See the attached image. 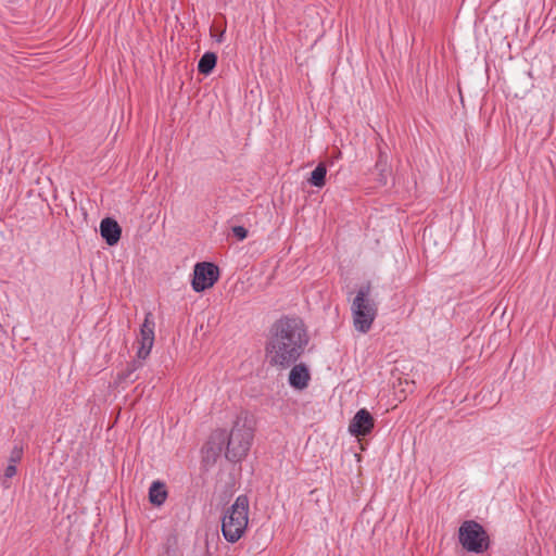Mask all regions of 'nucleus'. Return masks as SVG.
Masks as SVG:
<instances>
[{
  "label": "nucleus",
  "mask_w": 556,
  "mask_h": 556,
  "mask_svg": "<svg viewBox=\"0 0 556 556\" xmlns=\"http://www.w3.org/2000/svg\"><path fill=\"white\" fill-rule=\"evenodd\" d=\"M308 336L300 318L282 317L270 329L266 354L270 365L288 368L301 357Z\"/></svg>",
  "instance_id": "nucleus-1"
},
{
  "label": "nucleus",
  "mask_w": 556,
  "mask_h": 556,
  "mask_svg": "<svg viewBox=\"0 0 556 556\" xmlns=\"http://www.w3.org/2000/svg\"><path fill=\"white\" fill-rule=\"evenodd\" d=\"M213 439L224 443L227 440L225 456L229 462H241L250 451L253 432L241 419H237L227 435L224 430L214 433Z\"/></svg>",
  "instance_id": "nucleus-2"
},
{
  "label": "nucleus",
  "mask_w": 556,
  "mask_h": 556,
  "mask_svg": "<svg viewBox=\"0 0 556 556\" xmlns=\"http://www.w3.org/2000/svg\"><path fill=\"white\" fill-rule=\"evenodd\" d=\"M248 523L249 498L242 494L224 513L222 518L223 536L229 543L238 542L245 533Z\"/></svg>",
  "instance_id": "nucleus-3"
},
{
  "label": "nucleus",
  "mask_w": 556,
  "mask_h": 556,
  "mask_svg": "<svg viewBox=\"0 0 556 556\" xmlns=\"http://www.w3.org/2000/svg\"><path fill=\"white\" fill-rule=\"evenodd\" d=\"M371 286L363 285L351 303L354 328L361 333H367L377 317L378 305L371 299Z\"/></svg>",
  "instance_id": "nucleus-4"
},
{
  "label": "nucleus",
  "mask_w": 556,
  "mask_h": 556,
  "mask_svg": "<svg viewBox=\"0 0 556 556\" xmlns=\"http://www.w3.org/2000/svg\"><path fill=\"white\" fill-rule=\"evenodd\" d=\"M462 546L472 553H483L489 548L490 539L484 528L475 520H466L458 529Z\"/></svg>",
  "instance_id": "nucleus-5"
},
{
  "label": "nucleus",
  "mask_w": 556,
  "mask_h": 556,
  "mask_svg": "<svg viewBox=\"0 0 556 556\" xmlns=\"http://www.w3.org/2000/svg\"><path fill=\"white\" fill-rule=\"evenodd\" d=\"M218 278L219 269L215 264L208 262L198 263L193 269L192 289L195 292H202L213 287Z\"/></svg>",
  "instance_id": "nucleus-6"
},
{
  "label": "nucleus",
  "mask_w": 556,
  "mask_h": 556,
  "mask_svg": "<svg viewBox=\"0 0 556 556\" xmlns=\"http://www.w3.org/2000/svg\"><path fill=\"white\" fill-rule=\"evenodd\" d=\"M154 317L151 312H148L144 316V320L140 327V334L138 338V358H147L150 355L152 346L154 344Z\"/></svg>",
  "instance_id": "nucleus-7"
},
{
  "label": "nucleus",
  "mask_w": 556,
  "mask_h": 556,
  "mask_svg": "<svg viewBox=\"0 0 556 556\" xmlns=\"http://www.w3.org/2000/svg\"><path fill=\"white\" fill-rule=\"evenodd\" d=\"M375 420L366 408L359 409L349 425V431L355 437H365L374 428Z\"/></svg>",
  "instance_id": "nucleus-8"
},
{
  "label": "nucleus",
  "mask_w": 556,
  "mask_h": 556,
  "mask_svg": "<svg viewBox=\"0 0 556 556\" xmlns=\"http://www.w3.org/2000/svg\"><path fill=\"white\" fill-rule=\"evenodd\" d=\"M100 233L106 244L112 247L119 241L122 228L115 219L106 217L100 223Z\"/></svg>",
  "instance_id": "nucleus-9"
},
{
  "label": "nucleus",
  "mask_w": 556,
  "mask_h": 556,
  "mask_svg": "<svg viewBox=\"0 0 556 556\" xmlns=\"http://www.w3.org/2000/svg\"><path fill=\"white\" fill-rule=\"evenodd\" d=\"M311 374L303 363L295 364L289 374V383L292 388L303 390L308 386Z\"/></svg>",
  "instance_id": "nucleus-10"
},
{
  "label": "nucleus",
  "mask_w": 556,
  "mask_h": 556,
  "mask_svg": "<svg viewBox=\"0 0 556 556\" xmlns=\"http://www.w3.org/2000/svg\"><path fill=\"white\" fill-rule=\"evenodd\" d=\"M378 159L375 164V170L377 172V180L381 186L387 185L388 177L390 175V166L388 163V154L386 151L382 150L381 146L378 143Z\"/></svg>",
  "instance_id": "nucleus-11"
},
{
  "label": "nucleus",
  "mask_w": 556,
  "mask_h": 556,
  "mask_svg": "<svg viewBox=\"0 0 556 556\" xmlns=\"http://www.w3.org/2000/svg\"><path fill=\"white\" fill-rule=\"evenodd\" d=\"M167 498L165 483L161 481L152 482L149 489V500L155 506H161Z\"/></svg>",
  "instance_id": "nucleus-12"
},
{
  "label": "nucleus",
  "mask_w": 556,
  "mask_h": 556,
  "mask_svg": "<svg viewBox=\"0 0 556 556\" xmlns=\"http://www.w3.org/2000/svg\"><path fill=\"white\" fill-rule=\"evenodd\" d=\"M216 63L217 55L214 52H205L198 63V71L200 74L208 75L215 68Z\"/></svg>",
  "instance_id": "nucleus-13"
},
{
  "label": "nucleus",
  "mask_w": 556,
  "mask_h": 556,
  "mask_svg": "<svg viewBox=\"0 0 556 556\" xmlns=\"http://www.w3.org/2000/svg\"><path fill=\"white\" fill-rule=\"evenodd\" d=\"M326 175H327V168L324 163H319L315 169L311 173V177L307 179L308 184L317 187L323 188L326 184Z\"/></svg>",
  "instance_id": "nucleus-14"
},
{
  "label": "nucleus",
  "mask_w": 556,
  "mask_h": 556,
  "mask_svg": "<svg viewBox=\"0 0 556 556\" xmlns=\"http://www.w3.org/2000/svg\"><path fill=\"white\" fill-rule=\"evenodd\" d=\"M146 358H136L131 363L127 365V368L119 375V379L122 380H130L134 381L132 374L142 367L143 361Z\"/></svg>",
  "instance_id": "nucleus-15"
},
{
  "label": "nucleus",
  "mask_w": 556,
  "mask_h": 556,
  "mask_svg": "<svg viewBox=\"0 0 556 556\" xmlns=\"http://www.w3.org/2000/svg\"><path fill=\"white\" fill-rule=\"evenodd\" d=\"M146 358H136L131 363L127 365V368L119 375V379L122 380H130L134 381L132 374L142 367L143 361Z\"/></svg>",
  "instance_id": "nucleus-16"
},
{
  "label": "nucleus",
  "mask_w": 556,
  "mask_h": 556,
  "mask_svg": "<svg viewBox=\"0 0 556 556\" xmlns=\"http://www.w3.org/2000/svg\"><path fill=\"white\" fill-rule=\"evenodd\" d=\"M16 472H17L16 466H15V465H13V464H9V465L5 467V469H4V471H3V478H4V479H3V481H2V485H3L4 488H9V486H10V485L7 483V480H8V479H11L12 477H14V476L16 475Z\"/></svg>",
  "instance_id": "nucleus-17"
},
{
  "label": "nucleus",
  "mask_w": 556,
  "mask_h": 556,
  "mask_svg": "<svg viewBox=\"0 0 556 556\" xmlns=\"http://www.w3.org/2000/svg\"><path fill=\"white\" fill-rule=\"evenodd\" d=\"M22 456H23V447L15 445L11 451V454L9 457V464L15 465L16 463H18L22 459Z\"/></svg>",
  "instance_id": "nucleus-18"
},
{
  "label": "nucleus",
  "mask_w": 556,
  "mask_h": 556,
  "mask_svg": "<svg viewBox=\"0 0 556 556\" xmlns=\"http://www.w3.org/2000/svg\"><path fill=\"white\" fill-rule=\"evenodd\" d=\"M232 233L240 241L248 237V230L243 226H235L232 228Z\"/></svg>",
  "instance_id": "nucleus-19"
}]
</instances>
